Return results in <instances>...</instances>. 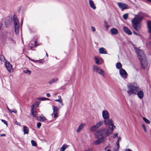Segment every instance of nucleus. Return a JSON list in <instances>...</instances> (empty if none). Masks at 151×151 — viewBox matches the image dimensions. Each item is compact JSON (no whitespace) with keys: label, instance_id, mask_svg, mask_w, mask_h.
Returning a JSON list of instances; mask_svg holds the SVG:
<instances>
[{"label":"nucleus","instance_id":"obj_12","mask_svg":"<svg viewBox=\"0 0 151 151\" xmlns=\"http://www.w3.org/2000/svg\"><path fill=\"white\" fill-rule=\"evenodd\" d=\"M5 65L7 70L11 72L12 71V65L7 61L5 62Z\"/></svg>","mask_w":151,"mask_h":151},{"label":"nucleus","instance_id":"obj_32","mask_svg":"<svg viewBox=\"0 0 151 151\" xmlns=\"http://www.w3.org/2000/svg\"><path fill=\"white\" fill-rule=\"evenodd\" d=\"M128 17V14H125L123 16V18L125 20H126Z\"/></svg>","mask_w":151,"mask_h":151},{"label":"nucleus","instance_id":"obj_49","mask_svg":"<svg viewBox=\"0 0 151 151\" xmlns=\"http://www.w3.org/2000/svg\"><path fill=\"white\" fill-rule=\"evenodd\" d=\"M46 96L48 97H50V94L49 93H46Z\"/></svg>","mask_w":151,"mask_h":151},{"label":"nucleus","instance_id":"obj_48","mask_svg":"<svg viewBox=\"0 0 151 151\" xmlns=\"http://www.w3.org/2000/svg\"><path fill=\"white\" fill-rule=\"evenodd\" d=\"M38 45L37 44V41H35V42H34V46H38Z\"/></svg>","mask_w":151,"mask_h":151},{"label":"nucleus","instance_id":"obj_30","mask_svg":"<svg viewBox=\"0 0 151 151\" xmlns=\"http://www.w3.org/2000/svg\"><path fill=\"white\" fill-rule=\"evenodd\" d=\"M31 142L33 146L35 147L37 146V144L34 140H32L31 141Z\"/></svg>","mask_w":151,"mask_h":151},{"label":"nucleus","instance_id":"obj_53","mask_svg":"<svg viewBox=\"0 0 151 151\" xmlns=\"http://www.w3.org/2000/svg\"><path fill=\"white\" fill-rule=\"evenodd\" d=\"M12 112H14L15 113H16L17 112V111L16 110H14V111H12Z\"/></svg>","mask_w":151,"mask_h":151},{"label":"nucleus","instance_id":"obj_2","mask_svg":"<svg viewBox=\"0 0 151 151\" xmlns=\"http://www.w3.org/2000/svg\"><path fill=\"white\" fill-rule=\"evenodd\" d=\"M142 19V17L139 15H135L134 17L132 19V26L136 30H139L141 26V22Z\"/></svg>","mask_w":151,"mask_h":151},{"label":"nucleus","instance_id":"obj_16","mask_svg":"<svg viewBox=\"0 0 151 151\" xmlns=\"http://www.w3.org/2000/svg\"><path fill=\"white\" fill-rule=\"evenodd\" d=\"M123 29L124 32L128 35H131L132 34V32L130 29L127 27H124Z\"/></svg>","mask_w":151,"mask_h":151},{"label":"nucleus","instance_id":"obj_56","mask_svg":"<svg viewBox=\"0 0 151 151\" xmlns=\"http://www.w3.org/2000/svg\"><path fill=\"white\" fill-rule=\"evenodd\" d=\"M33 61L34 62H38V61H40V60H35V61Z\"/></svg>","mask_w":151,"mask_h":151},{"label":"nucleus","instance_id":"obj_40","mask_svg":"<svg viewBox=\"0 0 151 151\" xmlns=\"http://www.w3.org/2000/svg\"><path fill=\"white\" fill-rule=\"evenodd\" d=\"M116 145L117 146V150H118L119 147V142L118 141H117L116 142Z\"/></svg>","mask_w":151,"mask_h":151},{"label":"nucleus","instance_id":"obj_50","mask_svg":"<svg viewBox=\"0 0 151 151\" xmlns=\"http://www.w3.org/2000/svg\"><path fill=\"white\" fill-rule=\"evenodd\" d=\"M0 137H2V136L5 137L6 136V134H0Z\"/></svg>","mask_w":151,"mask_h":151},{"label":"nucleus","instance_id":"obj_20","mask_svg":"<svg viewBox=\"0 0 151 151\" xmlns=\"http://www.w3.org/2000/svg\"><path fill=\"white\" fill-rule=\"evenodd\" d=\"M147 27L149 32L151 34V21H149L147 22Z\"/></svg>","mask_w":151,"mask_h":151},{"label":"nucleus","instance_id":"obj_35","mask_svg":"<svg viewBox=\"0 0 151 151\" xmlns=\"http://www.w3.org/2000/svg\"><path fill=\"white\" fill-rule=\"evenodd\" d=\"M41 101H44L45 100H49V99L47 98H40L39 99Z\"/></svg>","mask_w":151,"mask_h":151},{"label":"nucleus","instance_id":"obj_64","mask_svg":"<svg viewBox=\"0 0 151 151\" xmlns=\"http://www.w3.org/2000/svg\"><path fill=\"white\" fill-rule=\"evenodd\" d=\"M40 63H42V62L40 60V61H38Z\"/></svg>","mask_w":151,"mask_h":151},{"label":"nucleus","instance_id":"obj_3","mask_svg":"<svg viewBox=\"0 0 151 151\" xmlns=\"http://www.w3.org/2000/svg\"><path fill=\"white\" fill-rule=\"evenodd\" d=\"M128 91L127 93L129 96L131 94L136 95L137 92L139 90V86L136 83H132L128 85Z\"/></svg>","mask_w":151,"mask_h":151},{"label":"nucleus","instance_id":"obj_5","mask_svg":"<svg viewBox=\"0 0 151 151\" xmlns=\"http://www.w3.org/2000/svg\"><path fill=\"white\" fill-rule=\"evenodd\" d=\"M13 21L15 27V30L17 34H18L19 31V24L16 16L14 15L13 17Z\"/></svg>","mask_w":151,"mask_h":151},{"label":"nucleus","instance_id":"obj_36","mask_svg":"<svg viewBox=\"0 0 151 151\" xmlns=\"http://www.w3.org/2000/svg\"><path fill=\"white\" fill-rule=\"evenodd\" d=\"M41 125V123L40 122H38L37 124V127L38 128H40Z\"/></svg>","mask_w":151,"mask_h":151},{"label":"nucleus","instance_id":"obj_43","mask_svg":"<svg viewBox=\"0 0 151 151\" xmlns=\"http://www.w3.org/2000/svg\"><path fill=\"white\" fill-rule=\"evenodd\" d=\"M91 30H92V31L94 32L95 31V28L93 27H91Z\"/></svg>","mask_w":151,"mask_h":151},{"label":"nucleus","instance_id":"obj_23","mask_svg":"<svg viewBox=\"0 0 151 151\" xmlns=\"http://www.w3.org/2000/svg\"><path fill=\"white\" fill-rule=\"evenodd\" d=\"M23 131L24 134H28L29 132V129L28 127L24 126Z\"/></svg>","mask_w":151,"mask_h":151},{"label":"nucleus","instance_id":"obj_38","mask_svg":"<svg viewBox=\"0 0 151 151\" xmlns=\"http://www.w3.org/2000/svg\"><path fill=\"white\" fill-rule=\"evenodd\" d=\"M40 101H36L35 102V104L37 106H38L40 103Z\"/></svg>","mask_w":151,"mask_h":151},{"label":"nucleus","instance_id":"obj_39","mask_svg":"<svg viewBox=\"0 0 151 151\" xmlns=\"http://www.w3.org/2000/svg\"><path fill=\"white\" fill-rule=\"evenodd\" d=\"M142 127L145 132H146V129L145 125L144 124L142 125Z\"/></svg>","mask_w":151,"mask_h":151},{"label":"nucleus","instance_id":"obj_57","mask_svg":"<svg viewBox=\"0 0 151 151\" xmlns=\"http://www.w3.org/2000/svg\"><path fill=\"white\" fill-rule=\"evenodd\" d=\"M9 111L11 113H12V111L10 109H9Z\"/></svg>","mask_w":151,"mask_h":151},{"label":"nucleus","instance_id":"obj_24","mask_svg":"<svg viewBox=\"0 0 151 151\" xmlns=\"http://www.w3.org/2000/svg\"><path fill=\"white\" fill-rule=\"evenodd\" d=\"M30 115H32L35 117H37V112L36 111H31V113Z\"/></svg>","mask_w":151,"mask_h":151},{"label":"nucleus","instance_id":"obj_54","mask_svg":"<svg viewBox=\"0 0 151 151\" xmlns=\"http://www.w3.org/2000/svg\"><path fill=\"white\" fill-rule=\"evenodd\" d=\"M104 22L105 25L106 24H108V22L106 21V20H104Z\"/></svg>","mask_w":151,"mask_h":151},{"label":"nucleus","instance_id":"obj_13","mask_svg":"<svg viewBox=\"0 0 151 151\" xmlns=\"http://www.w3.org/2000/svg\"><path fill=\"white\" fill-rule=\"evenodd\" d=\"M102 117L104 119H106L109 117V114L108 111L106 110H104L102 112Z\"/></svg>","mask_w":151,"mask_h":151},{"label":"nucleus","instance_id":"obj_7","mask_svg":"<svg viewBox=\"0 0 151 151\" xmlns=\"http://www.w3.org/2000/svg\"><path fill=\"white\" fill-rule=\"evenodd\" d=\"M93 70L99 74L103 76L104 77V75L105 74L104 71L102 69H100L98 68L96 65H93Z\"/></svg>","mask_w":151,"mask_h":151},{"label":"nucleus","instance_id":"obj_55","mask_svg":"<svg viewBox=\"0 0 151 151\" xmlns=\"http://www.w3.org/2000/svg\"><path fill=\"white\" fill-rule=\"evenodd\" d=\"M29 58V60H31V61H35V60H33V59H32L30 58L29 57V58Z\"/></svg>","mask_w":151,"mask_h":151},{"label":"nucleus","instance_id":"obj_28","mask_svg":"<svg viewBox=\"0 0 151 151\" xmlns=\"http://www.w3.org/2000/svg\"><path fill=\"white\" fill-rule=\"evenodd\" d=\"M55 101L60 102L61 104V106H63V104L62 102V100L61 99H58L55 100Z\"/></svg>","mask_w":151,"mask_h":151},{"label":"nucleus","instance_id":"obj_51","mask_svg":"<svg viewBox=\"0 0 151 151\" xmlns=\"http://www.w3.org/2000/svg\"><path fill=\"white\" fill-rule=\"evenodd\" d=\"M125 151H132V150L130 149H127L125 150Z\"/></svg>","mask_w":151,"mask_h":151},{"label":"nucleus","instance_id":"obj_58","mask_svg":"<svg viewBox=\"0 0 151 151\" xmlns=\"http://www.w3.org/2000/svg\"><path fill=\"white\" fill-rule=\"evenodd\" d=\"M58 98L59 99H60L61 98V96H58Z\"/></svg>","mask_w":151,"mask_h":151},{"label":"nucleus","instance_id":"obj_22","mask_svg":"<svg viewBox=\"0 0 151 151\" xmlns=\"http://www.w3.org/2000/svg\"><path fill=\"white\" fill-rule=\"evenodd\" d=\"M111 33L113 35H116L118 33V30L115 28H112L111 30Z\"/></svg>","mask_w":151,"mask_h":151},{"label":"nucleus","instance_id":"obj_19","mask_svg":"<svg viewBox=\"0 0 151 151\" xmlns=\"http://www.w3.org/2000/svg\"><path fill=\"white\" fill-rule=\"evenodd\" d=\"M105 49L103 47H101L99 49V52L100 54H106V51L105 50Z\"/></svg>","mask_w":151,"mask_h":151},{"label":"nucleus","instance_id":"obj_34","mask_svg":"<svg viewBox=\"0 0 151 151\" xmlns=\"http://www.w3.org/2000/svg\"><path fill=\"white\" fill-rule=\"evenodd\" d=\"M24 72L27 73L28 75H29L30 73V71L28 69H26L23 70Z\"/></svg>","mask_w":151,"mask_h":151},{"label":"nucleus","instance_id":"obj_31","mask_svg":"<svg viewBox=\"0 0 151 151\" xmlns=\"http://www.w3.org/2000/svg\"><path fill=\"white\" fill-rule=\"evenodd\" d=\"M143 119L147 123L150 124V121L145 117H143Z\"/></svg>","mask_w":151,"mask_h":151},{"label":"nucleus","instance_id":"obj_1","mask_svg":"<svg viewBox=\"0 0 151 151\" xmlns=\"http://www.w3.org/2000/svg\"><path fill=\"white\" fill-rule=\"evenodd\" d=\"M111 133L107 129L103 128L97 130L94 134L95 137L98 139L94 142L96 145H98L103 142L104 138L109 136Z\"/></svg>","mask_w":151,"mask_h":151},{"label":"nucleus","instance_id":"obj_63","mask_svg":"<svg viewBox=\"0 0 151 151\" xmlns=\"http://www.w3.org/2000/svg\"><path fill=\"white\" fill-rule=\"evenodd\" d=\"M106 151H111V150H108Z\"/></svg>","mask_w":151,"mask_h":151},{"label":"nucleus","instance_id":"obj_37","mask_svg":"<svg viewBox=\"0 0 151 151\" xmlns=\"http://www.w3.org/2000/svg\"><path fill=\"white\" fill-rule=\"evenodd\" d=\"M1 121L3 122L6 125V126L7 125V122L5 121V120H3V119H1Z\"/></svg>","mask_w":151,"mask_h":151},{"label":"nucleus","instance_id":"obj_59","mask_svg":"<svg viewBox=\"0 0 151 151\" xmlns=\"http://www.w3.org/2000/svg\"><path fill=\"white\" fill-rule=\"evenodd\" d=\"M6 107H7V109H8V110L9 109H10L7 106H6Z\"/></svg>","mask_w":151,"mask_h":151},{"label":"nucleus","instance_id":"obj_14","mask_svg":"<svg viewBox=\"0 0 151 151\" xmlns=\"http://www.w3.org/2000/svg\"><path fill=\"white\" fill-rule=\"evenodd\" d=\"M141 62L142 66L143 68H145L146 67L147 65V63L146 60L143 59L142 60H140Z\"/></svg>","mask_w":151,"mask_h":151},{"label":"nucleus","instance_id":"obj_9","mask_svg":"<svg viewBox=\"0 0 151 151\" xmlns=\"http://www.w3.org/2000/svg\"><path fill=\"white\" fill-rule=\"evenodd\" d=\"M52 109L53 110V113L52 115H54V117L56 118L58 116V113L59 112V110L57 107L55 106H52Z\"/></svg>","mask_w":151,"mask_h":151},{"label":"nucleus","instance_id":"obj_47","mask_svg":"<svg viewBox=\"0 0 151 151\" xmlns=\"http://www.w3.org/2000/svg\"><path fill=\"white\" fill-rule=\"evenodd\" d=\"M121 137H119L118 138V140H117V141H118L119 142V141H121Z\"/></svg>","mask_w":151,"mask_h":151},{"label":"nucleus","instance_id":"obj_10","mask_svg":"<svg viewBox=\"0 0 151 151\" xmlns=\"http://www.w3.org/2000/svg\"><path fill=\"white\" fill-rule=\"evenodd\" d=\"M119 8L121 9L122 11L126 9L127 8V5L126 4L122 2H118L117 4Z\"/></svg>","mask_w":151,"mask_h":151},{"label":"nucleus","instance_id":"obj_4","mask_svg":"<svg viewBox=\"0 0 151 151\" xmlns=\"http://www.w3.org/2000/svg\"><path fill=\"white\" fill-rule=\"evenodd\" d=\"M104 123L106 125H109L108 129L110 130H111L112 132L114 130V128H115L116 127L114 125V123L111 119H110L109 117L106 119H104Z\"/></svg>","mask_w":151,"mask_h":151},{"label":"nucleus","instance_id":"obj_17","mask_svg":"<svg viewBox=\"0 0 151 151\" xmlns=\"http://www.w3.org/2000/svg\"><path fill=\"white\" fill-rule=\"evenodd\" d=\"M89 4L90 6L94 10L96 9V6L92 0H89Z\"/></svg>","mask_w":151,"mask_h":151},{"label":"nucleus","instance_id":"obj_62","mask_svg":"<svg viewBox=\"0 0 151 151\" xmlns=\"http://www.w3.org/2000/svg\"><path fill=\"white\" fill-rule=\"evenodd\" d=\"M46 55L47 56V57H48V54H47V52H46Z\"/></svg>","mask_w":151,"mask_h":151},{"label":"nucleus","instance_id":"obj_18","mask_svg":"<svg viewBox=\"0 0 151 151\" xmlns=\"http://www.w3.org/2000/svg\"><path fill=\"white\" fill-rule=\"evenodd\" d=\"M37 119L41 122H43L46 120V118L43 115L38 116Z\"/></svg>","mask_w":151,"mask_h":151},{"label":"nucleus","instance_id":"obj_46","mask_svg":"<svg viewBox=\"0 0 151 151\" xmlns=\"http://www.w3.org/2000/svg\"><path fill=\"white\" fill-rule=\"evenodd\" d=\"M105 27L107 29H108L109 27V25L108 24H106L105 25Z\"/></svg>","mask_w":151,"mask_h":151},{"label":"nucleus","instance_id":"obj_42","mask_svg":"<svg viewBox=\"0 0 151 151\" xmlns=\"http://www.w3.org/2000/svg\"><path fill=\"white\" fill-rule=\"evenodd\" d=\"M35 106V105L34 104H32L31 105V111H33L34 110V108Z\"/></svg>","mask_w":151,"mask_h":151},{"label":"nucleus","instance_id":"obj_26","mask_svg":"<svg viewBox=\"0 0 151 151\" xmlns=\"http://www.w3.org/2000/svg\"><path fill=\"white\" fill-rule=\"evenodd\" d=\"M122 64H121L119 63H117L116 64V68L118 69H121V68H122Z\"/></svg>","mask_w":151,"mask_h":151},{"label":"nucleus","instance_id":"obj_27","mask_svg":"<svg viewBox=\"0 0 151 151\" xmlns=\"http://www.w3.org/2000/svg\"><path fill=\"white\" fill-rule=\"evenodd\" d=\"M67 146L66 145H64L60 149V151H64L67 148Z\"/></svg>","mask_w":151,"mask_h":151},{"label":"nucleus","instance_id":"obj_11","mask_svg":"<svg viewBox=\"0 0 151 151\" xmlns=\"http://www.w3.org/2000/svg\"><path fill=\"white\" fill-rule=\"evenodd\" d=\"M119 73L121 76L124 79H126L127 77V73L124 69L121 68L120 70Z\"/></svg>","mask_w":151,"mask_h":151},{"label":"nucleus","instance_id":"obj_8","mask_svg":"<svg viewBox=\"0 0 151 151\" xmlns=\"http://www.w3.org/2000/svg\"><path fill=\"white\" fill-rule=\"evenodd\" d=\"M136 51L137 53L138 58L139 60L145 58V55L143 50L137 49L136 50Z\"/></svg>","mask_w":151,"mask_h":151},{"label":"nucleus","instance_id":"obj_44","mask_svg":"<svg viewBox=\"0 0 151 151\" xmlns=\"http://www.w3.org/2000/svg\"><path fill=\"white\" fill-rule=\"evenodd\" d=\"M15 123L17 125H18L19 126H20L21 125L17 121H15Z\"/></svg>","mask_w":151,"mask_h":151},{"label":"nucleus","instance_id":"obj_41","mask_svg":"<svg viewBox=\"0 0 151 151\" xmlns=\"http://www.w3.org/2000/svg\"><path fill=\"white\" fill-rule=\"evenodd\" d=\"M118 137V133H115L113 136V138H114L115 137Z\"/></svg>","mask_w":151,"mask_h":151},{"label":"nucleus","instance_id":"obj_15","mask_svg":"<svg viewBox=\"0 0 151 151\" xmlns=\"http://www.w3.org/2000/svg\"><path fill=\"white\" fill-rule=\"evenodd\" d=\"M136 95H137L139 98L142 99L144 97V93L142 91L140 90L138 91L136 93Z\"/></svg>","mask_w":151,"mask_h":151},{"label":"nucleus","instance_id":"obj_33","mask_svg":"<svg viewBox=\"0 0 151 151\" xmlns=\"http://www.w3.org/2000/svg\"><path fill=\"white\" fill-rule=\"evenodd\" d=\"M94 60H95V63L96 64H100V63H99V60L96 57H95L94 58Z\"/></svg>","mask_w":151,"mask_h":151},{"label":"nucleus","instance_id":"obj_52","mask_svg":"<svg viewBox=\"0 0 151 151\" xmlns=\"http://www.w3.org/2000/svg\"><path fill=\"white\" fill-rule=\"evenodd\" d=\"M133 33H134V35H138V34H137V33H136V32H135V31H133Z\"/></svg>","mask_w":151,"mask_h":151},{"label":"nucleus","instance_id":"obj_29","mask_svg":"<svg viewBox=\"0 0 151 151\" xmlns=\"http://www.w3.org/2000/svg\"><path fill=\"white\" fill-rule=\"evenodd\" d=\"M57 80V79H55L54 78L52 79L48 83L50 84H51L52 83H53V82H55V81H56Z\"/></svg>","mask_w":151,"mask_h":151},{"label":"nucleus","instance_id":"obj_21","mask_svg":"<svg viewBox=\"0 0 151 151\" xmlns=\"http://www.w3.org/2000/svg\"><path fill=\"white\" fill-rule=\"evenodd\" d=\"M84 126V124H81L78 127L77 130V132L78 133H79L80 131L83 128Z\"/></svg>","mask_w":151,"mask_h":151},{"label":"nucleus","instance_id":"obj_61","mask_svg":"<svg viewBox=\"0 0 151 151\" xmlns=\"http://www.w3.org/2000/svg\"><path fill=\"white\" fill-rule=\"evenodd\" d=\"M148 1H149V2H151V0H147Z\"/></svg>","mask_w":151,"mask_h":151},{"label":"nucleus","instance_id":"obj_25","mask_svg":"<svg viewBox=\"0 0 151 151\" xmlns=\"http://www.w3.org/2000/svg\"><path fill=\"white\" fill-rule=\"evenodd\" d=\"M0 60L1 61L4 62V63L5 62L7 61V60L5 59L4 56L1 55H0Z\"/></svg>","mask_w":151,"mask_h":151},{"label":"nucleus","instance_id":"obj_6","mask_svg":"<svg viewBox=\"0 0 151 151\" xmlns=\"http://www.w3.org/2000/svg\"><path fill=\"white\" fill-rule=\"evenodd\" d=\"M103 124V121L102 120L99 122L96 125H93L91 128V131L92 132L95 131Z\"/></svg>","mask_w":151,"mask_h":151},{"label":"nucleus","instance_id":"obj_45","mask_svg":"<svg viewBox=\"0 0 151 151\" xmlns=\"http://www.w3.org/2000/svg\"><path fill=\"white\" fill-rule=\"evenodd\" d=\"M92 148H90L86 150V151H92Z\"/></svg>","mask_w":151,"mask_h":151},{"label":"nucleus","instance_id":"obj_60","mask_svg":"<svg viewBox=\"0 0 151 151\" xmlns=\"http://www.w3.org/2000/svg\"><path fill=\"white\" fill-rule=\"evenodd\" d=\"M22 20L21 22V25H22Z\"/></svg>","mask_w":151,"mask_h":151}]
</instances>
